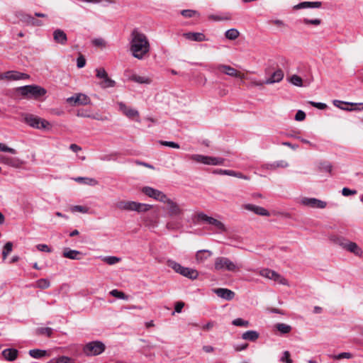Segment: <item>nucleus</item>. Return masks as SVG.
Wrapping results in <instances>:
<instances>
[{
  "instance_id": "obj_1",
  "label": "nucleus",
  "mask_w": 363,
  "mask_h": 363,
  "mask_svg": "<svg viewBox=\"0 0 363 363\" xmlns=\"http://www.w3.org/2000/svg\"><path fill=\"white\" fill-rule=\"evenodd\" d=\"M129 45L132 56L138 60L145 59L150 51V44L147 37L138 29L132 31Z\"/></svg>"
},
{
  "instance_id": "obj_2",
  "label": "nucleus",
  "mask_w": 363,
  "mask_h": 363,
  "mask_svg": "<svg viewBox=\"0 0 363 363\" xmlns=\"http://www.w3.org/2000/svg\"><path fill=\"white\" fill-rule=\"evenodd\" d=\"M241 267V264L233 262L226 257H218L215 259L214 269L216 271H228L235 272L239 271Z\"/></svg>"
},
{
  "instance_id": "obj_3",
  "label": "nucleus",
  "mask_w": 363,
  "mask_h": 363,
  "mask_svg": "<svg viewBox=\"0 0 363 363\" xmlns=\"http://www.w3.org/2000/svg\"><path fill=\"white\" fill-rule=\"evenodd\" d=\"M167 266L172 268L175 272L187 277L191 280L196 279L199 277L197 270L182 266L179 263L172 259L167 260Z\"/></svg>"
},
{
  "instance_id": "obj_4",
  "label": "nucleus",
  "mask_w": 363,
  "mask_h": 363,
  "mask_svg": "<svg viewBox=\"0 0 363 363\" xmlns=\"http://www.w3.org/2000/svg\"><path fill=\"white\" fill-rule=\"evenodd\" d=\"M106 350L105 344L100 340L91 341L85 344L82 351L86 356H97L102 354Z\"/></svg>"
},
{
  "instance_id": "obj_5",
  "label": "nucleus",
  "mask_w": 363,
  "mask_h": 363,
  "mask_svg": "<svg viewBox=\"0 0 363 363\" xmlns=\"http://www.w3.org/2000/svg\"><path fill=\"white\" fill-rule=\"evenodd\" d=\"M21 94L27 98L38 99L46 94V90L43 87L38 85H26L18 88Z\"/></svg>"
},
{
  "instance_id": "obj_6",
  "label": "nucleus",
  "mask_w": 363,
  "mask_h": 363,
  "mask_svg": "<svg viewBox=\"0 0 363 363\" xmlns=\"http://www.w3.org/2000/svg\"><path fill=\"white\" fill-rule=\"evenodd\" d=\"M23 120L29 126L36 129L45 130L49 128L50 126V124L48 121L33 114H26L23 117Z\"/></svg>"
},
{
  "instance_id": "obj_7",
  "label": "nucleus",
  "mask_w": 363,
  "mask_h": 363,
  "mask_svg": "<svg viewBox=\"0 0 363 363\" xmlns=\"http://www.w3.org/2000/svg\"><path fill=\"white\" fill-rule=\"evenodd\" d=\"M197 220L199 222H203L206 223L211 225H213L215 227L216 230H225V225L224 224L220 222V220L208 216V215L205 214L204 213H199L197 214Z\"/></svg>"
},
{
  "instance_id": "obj_8",
  "label": "nucleus",
  "mask_w": 363,
  "mask_h": 363,
  "mask_svg": "<svg viewBox=\"0 0 363 363\" xmlns=\"http://www.w3.org/2000/svg\"><path fill=\"white\" fill-rule=\"evenodd\" d=\"M141 191L148 197L160 202H163L167 197V195L162 191L148 186H143Z\"/></svg>"
},
{
  "instance_id": "obj_9",
  "label": "nucleus",
  "mask_w": 363,
  "mask_h": 363,
  "mask_svg": "<svg viewBox=\"0 0 363 363\" xmlns=\"http://www.w3.org/2000/svg\"><path fill=\"white\" fill-rule=\"evenodd\" d=\"M333 104L344 111H363V103H351L340 100H334Z\"/></svg>"
},
{
  "instance_id": "obj_10",
  "label": "nucleus",
  "mask_w": 363,
  "mask_h": 363,
  "mask_svg": "<svg viewBox=\"0 0 363 363\" xmlns=\"http://www.w3.org/2000/svg\"><path fill=\"white\" fill-rule=\"evenodd\" d=\"M300 203L306 206L320 209L325 208L327 206V203L325 201L315 198L303 197L301 199Z\"/></svg>"
},
{
  "instance_id": "obj_11",
  "label": "nucleus",
  "mask_w": 363,
  "mask_h": 363,
  "mask_svg": "<svg viewBox=\"0 0 363 363\" xmlns=\"http://www.w3.org/2000/svg\"><path fill=\"white\" fill-rule=\"evenodd\" d=\"M125 75L128 79L140 84H150L152 82V79L146 76H139L135 73H130V70L125 71Z\"/></svg>"
},
{
  "instance_id": "obj_12",
  "label": "nucleus",
  "mask_w": 363,
  "mask_h": 363,
  "mask_svg": "<svg viewBox=\"0 0 363 363\" xmlns=\"http://www.w3.org/2000/svg\"><path fill=\"white\" fill-rule=\"evenodd\" d=\"M337 244L342 246L344 249L358 255L362 252L361 249L358 247V245L353 242L345 241L342 238H338L337 240Z\"/></svg>"
},
{
  "instance_id": "obj_13",
  "label": "nucleus",
  "mask_w": 363,
  "mask_h": 363,
  "mask_svg": "<svg viewBox=\"0 0 363 363\" xmlns=\"http://www.w3.org/2000/svg\"><path fill=\"white\" fill-rule=\"evenodd\" d=\"M67 101L73 105H86L90 103V99L84 94H78L69 97Z\"/></svg>"
},
{
  "instance_id": "obj_14",
  "label": "nucleus",
  "mask_w": 363,
  "mask_h": 363,
  "mask_svg": "<svg viewBox=\"0 0 363 363\" xmlns=\"http://www.w3.org/2000/svg\"><path fill=\"white\" fill-rule=\"evenodd\" d=\"M213 293H215L218 297L226 300L231 301L235 297V292L231 291L230 289L226 288H217L213 290Z\"/></svg>"
},
{
  "instance_id": "obj_15",
  "label": "nucleus",
  "mask_w": 363,
  "mask_h": 363,
  "mask_svg": "<svg viewBox=\"0 0 363 363\" xmlns=\"http://www.w3.org/2000/svg\"><path fill=\"white\" fill-rule=\"evenodd\" d=\"M211 69L212 70H213V69L218 70V71L223 72L230 77H238V72L235 69H234L233 67H232L229 65L220 64L216 66L212 67Z\"/></svg>"
},
{
  "instance_id": "obj_16",
  "label": "nucleus",
  "mask_w": 363,
  "mask_h": 363,
  "mask_svg": "<svg viewBox=\"0 0 363 363\" xmlns=\"http://www.w3.org/2000/svg\"><path fill=\"white\" fill-rule=\"evenodd\" d=\"M162 203L167 204L169 216H177L181 213L182 210L179 205L167 196Z\"/></svg>"
},
{
  "instance_id": "obj_17",
  "label": "nucleus",
  "mask_w": 363,
  "mask_h": 363,
  "mask_svg": "<svg viewBox=\"0 0 363 363\" xmlns=\"http://www.w3.org/2000/svg\"><path fill=\"white\" fill-rule=\"evenodd\" d=\"M118 106L119 110L127 117L133 118L139 116V112L137 110L128 107L125 103L122 101L118 102Z\"/></svg>"
},
{
  "instance_id": "obj_18",
  "label": "nucleus",
  "mask_w": 363,
  "mask_h": 363,
  "mask_svg": "<svg viewBox=\"0 0 363 363\" xmlns=\"http://www.w3.org/2000/svg\"><path fill=\"white\" fill-rule=\"evenodd\" d=\"M244 208L247 211L254 212L255 214H257L259 216H270L269 212L267 209H265L263 207L256 206L254 204H250V203L245 204Z\"/></svg>"
},
{
  "instance_id": "obj_19",
  "label": "nucleus",
  "mask_w": 363,
  "mask_h": 363,
  "mask_svg": "<svg viewBox=\"0 0 363 363\" xmlns=\"http://www.w3.org/2000/svg\"><path fill=\"white\" fill-rule=\"evenodd\" d=\"M63 257L73 259V260H79L83 257V253L77 250H72L69 247H67L64 250Z\"/></svg>"
},
{
  "instance_id": "obj_20",
  "label": "nucleus",
  "mask_w": 363,
  "mask_h": 363,
  "mask_svg": "<svg viewBox=\"0 0 363 363\" xmlns=\"http://www.w3.org/2000/svg\"><path fill=\"white\" fill-rule=\"evenodd\" d=\"M284 72L281 69H278L276 71H274L272 74L267 78L264 84H272L274 83H277L281 82L284 78Z\"/></svg>"
},
{
  "instance_id": "obj_21",
  "label": "nucleus",
  "mask_w": 363,
  "mask_h": 363,
  "mask_svg": "<svg viewBox=\"0 0 363 363\" xmlns=\"http://www.w3.org/2000/svg\"><path fill=\"white\" fill-rule=\"evenodd\" d=\"M183 36L191 41H196V42H203L206 41L208 39L206 38L205 35L202 33H194V32H188L184 33L183 34Z\"/></svg>"
},
{
  "instance_id": "obj_22",
  "label": "nucleus",
  "mask_w": 363,
  "mask_h": 363,
  "mask_svg": "<svg viewBox=\"0 0 363 363\" xmlns=\"http://www.w3.org/2000/svg\"><path fill=\"white\" fill-rule=\"evenodd\" d=\"M320 1H303L301 2L294 6V9L296 10L303 9H314V8H320L321 6Z\"/></svg>"
},
{
  "instance_id": "obj_23",
  "label": "nucleus",
  "mask_w": 363,
  "mask_h": 363,
  "mask_svg": "<svg viewBox=\"0 0 363 363\" xmlns=\"http://www.w3.org/2000/svg\"><path fill=\"white\" fill-rule=\"evenodd\" d=\"M6 74L8 76L9 80H21L28 79L30 78V76L28 74L14 70L6 72Z\"/></svg>"
},
{
  "instance_id": "obj_24",
  "label": "nucleus",
  "mask_w": 363,
  "mask_h": 363,
  "mask_svg": "<svg viewBox=\"0 0 363 363\" xmlns=\"http://www.w3.org/2000/svg\"><path fill=\"white\" fill-rule=\"evenodd\" d=\"M213 255L208 250H200L196 253V260L197 263H203Z\"/></svg>"
},
{
  "instance_id": "obj_25",
  "label": "nucleus",
  "mask_w": 363,
  "mask_h": 363,
  "mask_svg": "<svg viewBox=\"0 0 363 363\" xmlns=\"http://www.w3.org/2000/svg\"><path fill=\"white\" fill-rule=\"evenodd\" d=\"M53 38L56 43L61 45H65L67 42V35L61 29H57L53 32Z\"/></svg>"
},
{
  "instance_id": "obj_26",
  "label": "nucleus",
  "mask_w": 363,
  "mask_h": 363,
  "mask_svg": "<svg viewBox=\"0 0 363 363\" xmlns=\"http://www.w3.org/2000/svg\"><path fill=\"white\" fill-rule=\"evenodd\" d=\"M135 203L133 201H121L116 203V207L121 210L134 211Z\"/></svg>"
},
{
  "instance_id": "obj_27",
  "label": "nucleus",
  "mask_w": 363,
  "mask_h": 363,
  "mask_svg": "<svg viewBox=\"0 0 363 363\" xmlns=\"http://www.w3.org/2000/svg\"><path fill=\"white\" fill-rule=\"evenodd\" d=\"M18 350L14 348H7L2 351V355L5 359L9 361H13L18 356Z\"/></svg>"
},
{
  "instance_id": "obj_28",
  "label": "nucleus",
  "mask_w": 363,
  "mask_h": 363,
  "mask_svg": "<svg viewBox=\"0 0 363 363\" xmlns=\"http://www.w3.org/2000/svg\"><path fill=\"white\" fill-rule=\"evenodd\" d=\"M4 162L8 166L15 167V168H18L23 164V162L22 160H21L20 159H18L17 157H6L4 159Z\"/></svg>"
},
{
  "instance_id": "obj_29",
  "label": "nucleus",
  "mask_w": 363,
  "mask_h": 363,
  "mask_svg": "<svg viewBox=\"0 0 363 363\" xmlns=\"http://www.w3.org/2000/svg\"><path fill=\"white\" fill-rule=\"evenodd\" d=\"M269 279L273 280L282 285H289L288 281L284 277H282L281 274H278L274 270H272Z\"/></svg>"
},
{
  "instance_id": "obj_30",
  "label": "nucleus",
  "mask_w": 363,
  "mask_h": 363,
  "mask_svg": "<svg viewBox=\"0 0 363 363\" xmlns=\"http://www.w3.org/2000/svg\"><path fill=\"white\" fill-rule=\"evenodd\" d=\"M259 335V333L255 330H247L242 333V338L243 340L255 342L258 339Z\"/></svg>"
},
{
  "instance_id": "obj_31",
  "label": "nucleus",
  "mask_w": 363,
  "mask_h": 363,
  "mask_svg": "<svg viewBox=\"0 0 363 363\" xmlns=\"http://www.w3.org/2000/svg\"><path fill=\"white\" fill-rule=\"evenodd\" d=\"M116 84V82L108 76L102 79V81L99 83V85L102 89L112 88L114 87Z\"/></svg>"
},
{
  "instance_id": "obj_32",
  "label": "nucleus",
  "mask_w": 363,
  "mask_h": 363,
  "mask_svg": "<svg viewBox=\"0 0 363 363\" xmlns=\"http://www.w3.org/2000/svg\"><path fill=\"white\" fill-rule=\"evenodd\" d=\"M16 16L21 21L26 23L27 25H30L32 21H33V17L31 15L22 11L18 12Z\"/></svg>"
},
{
  "instance_id": "obj_33",
  "label": "nucleus",
  "mask_w": 363,
  "mask_h": 363,
  "mask_svg": "<svg viewBox=\"0 0 363 363\" xmlns=\"http://www.w3.org/2000/svg\"><path fill=\"white\" fill-rule=\"evenodd\" d=\"M189 158L191 160H194L198 163H201V164L208 165V156L195 154V155H190Z\"/></svg>"
},
{
  "instance_id": "obj_34",
  "label": "nucleus",
  "mask_w": 363,
  "mask_h": 363,
  "mask_svg": "<svg viewBox=\"0 0 363 363\" xmlns=\"http://www.w3.org/2000/svg\"><path fill=\"white\" fill-rule=\"evenodd\" d=\"M152 208V206L150 204L136 202L134 211H136L138 213L147 212Z\"/></svg>"
},
{
  "instance_id": "obj_35",
  "label": "nucleus",
  "mask_w": 363,
  "mask_h": 363,
  "mask_svg": "<svg viewBox=\"0 0 363 363\" xmlns=\"http://www.w3.org/2000/svg\"><path fill=\"white\" fill-rule=\"evenodd\" d=\"M35 333L38 335H43L46 337H51L53 333V329L51 328H38L35 330Z\"/></svg>"
},
{
  "instance_id": "obj_36",
  "label": "nucleus",
  "mask_w": 363,
  "mask_h": 363,
  "mask_svg": "<svg viewBox=\"0 0 363 363\" xmlns=\"http://www.w3.org/2000/svg\"><path fill=\"white\" fill-rule=\"evenodd\" d=\"M74 180L77 182L83 183L89 186H94L97 184V181L93 178L79 177L75 178Z\"/></svg>"
},
{
  "instance_id": "obj_37",
  "label": "nucleus",
  "mask_w": 363,
  "mask_h": 363,
  "mask_svg": "<svg viewBox=\"0 0 363 363\" xmlns=\"http://www.w3.org/2000/svg\"><path fill=\"white\" fill-rule=\"evenodd\" d=\"M46 350H39V349H33L29 351V354L30 357L35 359H40L46 355Z\"/></svg>"
},
{
  "instance_id": "obj_38",
  "label": "nucleus",
  "mask_w": 363,
  "mask_h": 363,
  "mask_svg": "<svg viewBox=\"0 0 363 363\" xmlns=\"http://www.w3.org/2000/svg\"><path fill=\"white\" fill-rule=\"evenodd\" d=\"M239 35V31L235 28L228 29L225 33V38L230 40H235L238 38Z\"/></svg>"
},
{
  "instance_id": "obj_39",
  "label": "nucleus",
  "mask_w": 363,
  "mask_h": 363,
  "mask_svg": "<svg viewBox=\"0 0 363 363\" xmlns=\"http://www.w3.org/2000/svg\"><path fill=\"white\" fill-rule=\"evenodd\" d=\"M225 159L223 157L208 156V165H223Z\"/></svg>"
},
{
  "instance_id": "obj_40",
  "label": "nucleus",
  "mask_w": 363,
  "mask_h": 363,
  "mask_svg": "<svg viewBox=\"0 0 363 363\" xmlns=\"http://www.w3.org/2000/svg\"><path fill=\"white\" fill-rule=\"evenodd\" d=\"M101 259L104 262L109 265H113L121 260L120 257L116 256H106L103 257Z\"/></svg>"
},
{
  "instance_id": "obj_41",
  "label": "nucleus",
  "mask_w": 363,
  "mask_h": 363,
  "mask_svg": "<svg viewBox=\"0 0 363 363\" xmlns=\"http://www.w3.org/2000/svg\"><path fill=\"white\" fill-rule=\"evenodd\" d=\"M289 82L294 86H298V87H301L303 86V80L301 79V77H299L298 75L297 74H293L291 78H290V80Z\"/></svg>"
},
{
  "instance_id": "obj_42",
  "label": "nucleus",
  "mask_w": 363,
  "mask_h": 363,
  "mask_svg": "<svg viewBox=\"0 0 363 363\" xmlns=\"http://www.w3.org/2000/svg\"><path fill=\"white\" fill-rule=\"evenodd\" d=\"M276 328L282 334L289 333L291 330V327L285 323H278Z\"/></svg>"
},
{
  "instance_id": "obj_43",
  "label": "nucleus",
  "mask_w": 363,
  "mask_h": 363,
  "mask_svg": "<svg viewBox=\"0 0 363 363\" xmlns=\"http://www.w3.org/2000/svg\"><path fill=\"white\" fill-rule=\"evenodd\" d=\"M13 249V243L11 242H7L4 246L2 251V257L3 259H5L7 256L11 253Z\"/></svg>"
},
{
  "instance_id": "obj_44",
  "label": "nucleus",
  "mask_w": 363,
  "mask_h": 363,
  "mask_svg": "<svg viewBox=\"0 0 363 363\" xmlns=\"http://www.w3.org/2000/svg\"><path fill=\"white\" fill-rule=\"evenodd\" d=\"M330 358L333 359H351L352 358L353 355L350 352H344L339 353L337 354H333L330 356Z\"/></svg>"
},
{
  "instance_id": "obj_45",
  "label": "nucleus",
  "mask_w": 363,
  "mask_h": 363,
  "mask_svg": "<svg viewBox=\"0 0 363 363\" xmlns=\"http://www.w3.org/2000/svg\"><path fill=\"white\" fill-rule=\"evenodd\" d=\"M110 295L122 300H127L128 296L125 295L123 291H118V289H113L110 291Z\"/></svg>"
},
{
  "instance_id": "obj_46",
  "label": "nucleus",
  "mask_w": 363,
  "mask_h": 363,
  "mask_svg": "<svg viewBox=\"0 0 363 363\" xmlns=\"http://www.w3.org/2000/svg\"><path fill=\"white\" fill-rule=\"evenodd\" d=\"M279 361L281 363H293V360L291 358V354L289 351H284L279 357Z\"/></svg>"
},
{
  "instance_id": "obj_47",
  "label": "nucleus",
  "mask_w": 363,
  "mask_h": 363,
  "mask_svg": "<svg viewBox=\"0 0 363 363\" xmlns=\"http://www.w3.org/2000/svg\"><path fill=\"white\" fill-rule=\"evenodd\" d=\"M232 324L235 326H240V327H248L249 326V321L245 320L242 318H238L234 319L232 321Z\"/></svg>"
},
{
  "instance_id": "obj_48",
  "label": "nucleus",
  "mask_w": 363,
  "mask_h": 363,
  "mask_svg": "<svg viewBox=\"0 0 363 363\" xmlns=\"http://www.w3.org/2000/svg\"><path fill=\"white\" fill-rule=\"evenodd\" d=\"M332 164L329 162H323L320 164V169L322 172L330 173L332 171Z\"/></svg>"
},
{
  "instance_id": "obj_49",
  "label": "nucleus",
  "mask_w": 363,
  "mask_h": 363,
  "mask_svg": "<svg viewBox=\"0 0 363 363\" xmlns=\"http://www.w3.org/2000/svg\"><path fill=\"white\" fill-rule=\"evenodd\" d=\"M197 13L196 11L191 9H184L181 11V14L185 18H191Z\"/></svg>"
},
{
  "instance_id": "obj_50",
  "label": "nucleus",
  "mask_w": 363,
  "mask_h": 363,
  "mask_svg": "<svg viewBox=\"0 0 363 363\" xmlns=\"http://www.w3.org/2000/svg\"><path fill=\"white\" fill-rule=\"evenodd\" d=\"M96 72V77L99 79H104L108 75V73L105 70L104 68H97L95 69Z\"/></svg>"
},
{
  "instance_id": "obj_51",
  "label": "nucleus",
  "mask_w": 363,
  "mask_h": 363,
  "mask_svg": "<svg viewBox=\"0 0 363 363\" xmlns=\"http://www.w3.org/2000/svg\"><path fill=\"white\" fill-rule=\"evenodd\" d=\"M0 151L4 152H9L11 154H16L17 152L15 149L9 147L4 143H0Z\"/></svg>"
},
{
  "instance_id": "obj_52",
  "label": "nucleus",
  "mask_w": 363,
  "mask_h": 363,
  "mask_svg": "<svg viewBox=\"0 0 363 363\" xmlns=\"http://www.w3.org/2000/svg\"><path fill=\"white\" fill-rule=\"evenodd\" d=\"M303 23L306 25H314V26H319L321 23V21L320 19L315 18V19H308V18H303Z\"/></svg>"
},
{
  "instance_id": "obj_53",
  "label": "nucleus",
  "mask_w": 363,
  "mask_h": 363,
  "mask_svg": "<svg viewBox=\"0 0 363 363\" xmlns=\"http://www.w3.org/2000/svg\"><path fill=\"white\" fill-rule=\"evenodd\" d=\"M72 211L82 213H86L89 211V208L86 206L77 205V206H74L72 208Z\"/></svg>"
},
{
  "instance_id": "obj_54",
  "label": "nucleus",
  "mask_w": 363,
  "mask_h": 363,
  "mask_svg": "<svg viewBox=\"0 0 363 363\" xmlns=\"http://www.w3.org/2000/svg\"><path fill=\"white\" fill-rule=\"evenodd\" d=\"M36 248L40 252H51L52 249L46 244H38L36 245Z\"/></svg>"
},
{
  "instance_id": "obj_55",
  "label": "nucleus",
  "mask_w": 363,
  "mask_h": 363,
  "mask_svg": "<svg viewBox=\"0 0 363 363\" xmlns=\"http://www.w3.org/2000/svg\"><path fill=\"white\" fill-rule=\"evenodd\" d=\"M85 65H86V59L84 58V57L82 55H80L77 58V66L78 68H82L85 66Z\"/></svg>"
},
{
  "instance_id": "obj_56",
  "label": "nucleus",
  "mask_w": 363,
  "mask_h": 363,
  "mask_svg": "<svg viewBox=\"0 0 363 363\" xmlns=\"http://www.w3.org/2000/svg\"><path fill=\"white\" fill-rule=\"evenodd\" d=\"M38 284L42 289H47L50 286V281L46 279H40L38 281Z\"/></svg>"
},
{
  "instance_id": "obj_57",
  "label": "nucleus",
  "mask_w": 363,
  "mask_h": 363,
  "mask_svg": "<svg viewBox=\"0 0 363 363\" xmlns=\"http://www.w3.org/2000/svg\"><path fill=\"white\" fill-rule=\"evenodd\" d=\"M162 145L164 146H167L172 148L178 149L179 148V145L175 142L172 141H161L160 142Z\"/></svg>"
},
{
  "instance_id": "obj_58",
  "label": "nucleus",
  "mask_w": 363,
  "mask_h": 363,
  "mask_svg": "<svg viewBox=\"0 0 363 363\" xmlns=\"http://www.w3.org/2000/svg\"><path fill=\"white\" fill-rule=\"evenodd\" d=\"M357 194V191L356 190H352L349 188H347V187H344L342 189V194L344 196H351V195H354Z\"/></svg>"
},
{
  "instance_id": "obj_59",
  "label": "nucleus",
  "mask_w": 363,
  "mask_h": 363,
  "mask_svg": "<svg viewBox=\"0 0 363 363\" xmlns=\"http://www.w3.org/2000/svg\"><path fill=\"white\" fill-rule=\"evenodd\" d=\"M309 104H311L313 107H315L320 110H323L327 107L326 104L322 102H315V101H309Z\"/></svg>"
},
{
  "instance_id": "obj_60",
  "label": "nucleus",
  "mask_w": 363,
  "mask_h": 363,
  "mask_svg": "<svg viewBox=\"0 0 363 363\" xmlns=\"http://www.w3.org/2000/svg\"><path fill=\"white\" fill-rule=\"evenodd\" d=\"M306 118V113L301 110H298L295 115V120L297 121H301Z\"/></svg>"
},
{
  "instance_id": "obj_61",
  "label": "nucleus",
  "mask_w": 363,
  "mask_h": 363,
  "mask_svg": "<svg viewBox=\"0 0 363 363\" xmlns=\"http://www.w3.org/2000/svg\"><path fill=\"white\" fill-rule=\"evenodd\" d=\"M271 273H272V269H269L268 268L262 269V270L259 271V274L262 277H266L269 279H270Z\"/></svg>"
},
{
  "instance_id": "obj_62",
  "label": "nucleus",
  "mask_w": 363,
  "mask_h": 363,
  "mask_svg": "<svg viewBox=\"0 0 363 363\" xmlns=\"http://www.w3.org/2000/svg\"><path fill=\"white\" fill-rule=\"evenodd\" d=\"M184 306V303L182 301L177 302L174 306V311L173 312V314L174 313H181L182 308Z\"/></svg>"
},
{
  "instance_id": "obj_63",
  "label": "nucleus",
  "mask_w": 363,
  "mask_h": 363,
  "mask_svg": "<svg viewBox=\"0 0 363 363\" xmlns=\"http://www.w3.org/2000/svg\"><path fill=\"white\" fill-rule=\"evenodd\" d=\"M276 163V169L278 167H287L289 166V164L287 162L284 160H280L275 162Z\"/></svg>"
},
{
  "instance_id": "obj_64",
  "label": "nucleus",
  "mask_w": 363,
  "mask_h": 363,
  "mask_svg": "<svg viewBox=\"0 0 363 363\" xmlns=\"http://www.w3.org/2000/svg\"><path fill=\"white\" fill-rule=\"evenodd\" d=\"M70 360V358L65 356H62L57 359V363H69Z\"/></svg>"
}]
</instances>
